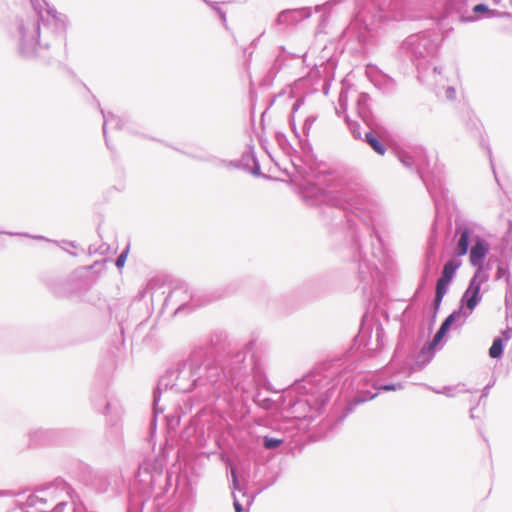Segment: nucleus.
Wrapping results in <instances>:
<instances>
[{
  "mask_svg": "<svg viewBox=\"0 0 512 512\" xmlns=\"http://www.w3.org/2000/svg\"><path fill=\"white\" fill-rule=\"evenodd\" d=\"M225 341L223 332L212 333L206 342L193 347L186 360L169 368L154 391H159L161 396L163 390L188 393L200 388L229 400L256 403L255 391L270 390V383L264 361L253 352L255 342L250 341L243 350L224 357Z\"/></svg>",
  "mask_w": 512,
  "mask_h": 512,
  "instance_id": "nucleus-1",
  "label": "nucleus"
},
{
  "mask_svg": "<svg viewBox=\"0 0 512 512\" xmlns=\"http://www.w3.org/2000/svg\"><path fill=\"white\" fill-rule=\"evenodd\" d=\"M304 173L299 185L303 200L309 205H325L323 213L330 216L327 210H331L335 225L344 224L350 231L353 261L358 263V278L364 284V289L366 286L381 284L384 275L378 265L368 259L355 230L358 219L369 234L371 256L385 265L387 249L377 227L372 203L345 188L333 171L310 166L309 172Z\"/></svg>",
  "mask_w": 512,
  "mask_h": 512,
  "instance_id": "nucleus-2",
  "label": "nucleus"
},
{
  "mask_svg": "<svg viewBox=\"0 0 512 512\" xmlns=\"http://www.w3.org/2000/svg\"><path fill=\"white\" fill-rule=\"evenodd\" d=\"M32 12L17 17L9 34L18 41V53L26 59L44 58L57 40H65L66 16L46 0H30Z\"/></svg>",
  "mask_w": 512,
  "mask_h": 512,
  "instance_id": "nucleus-3",
  "label": "nucleus"
},
{
  "mask_svg": "<svg viewBox=\"0 0 512 512\" xmlns=\"http://www.w3.org/2000/svg\"><path fill=\"white\" fill-rule=\"evenodd\" d=\"M348 372L334 376V372L324 374L313 371L302 379L296 380L285 394V405L299 419L314 421L323 411L326 404L335 394L337 386L349 379Z\"/></svg>",
  "mask_w": 512,
  "mask_h": 512,
  "instance_id": "nucleus-4",
  "label": "nucleus"
},
{
  "mask_svg": "<svg viewBox=\"0 0 512 512\" xmlns=\"http://www.w3.org/2000/svg\"><path fill=\"white\" fill-rule=\"evenodd\" d=\"M166 464L165 448H161L156 456L144 459L129 491L127 508L118 505L104 512H142L145 502L152 496L157 499L164 496L172 488L173 477V473L165 469Z\"/></svg>",
  "mask_w": 512,
  "mask_h": 512,
  "instance_id": "nucleus-5",
  "label": "nucleus"
},
{
  "mask_svg": "<svg viewBox=\"0 0 512 512\" xmlns=\"http://www.w3.org/2000/svg\"><path fill=\"white\" fill-rule=\"evenodd\" d=\"M358 11L344 33L367 43L376 22L400 21L406 16L404 0H357Z\"/></svg>",
  "mask_w": 512,
  "mask_h": 512,
  "instance_id": "nucleus-6",
  "label": "nucleus"
},
{
  "mask_svg": "<svg viewBox=\"0 0 512 512\" xmlns=\"http://www.w3.org/2000/svg\"><path fill=\"white\" fill-rule=\"evenodd\" d=\"M395 156L407 169L418 174L436 207L446 199L448 190L444 183V168L437 162L431 163L425 148H396Z\"/></svg>",
  "mask_w": 512,
  "mask_h": 512,
  "instance_id": "nucleus-7",
  "label": "nucleus"
},
{
  "mask_svg": "<svg viewBox=\"0 0 512 512\" xmlns=\"http://www.w3.org/2000/svg\"><path fill=\"white\" fill-rule=\"evenodd\" d=\"M439 48L438 33L426 30L409 35L399 47V55L403 60L410 61L419 74L426 70L429 59Z\"/></svg>",
  "mask_w": 512,
  "mask_h": 512,
  "instance_id": "nucleus-8",
  "label": "nucleus"
},
{
  "mask_svg": "<svg viewBox=\"0 0 512 512\" xmlns=\"http://www.w3.org/2000/svg\"><path fill=\"white\" fill-rule=\"evenodd\" d=\"M93 266L79 267L65 278L51 281L50 289L58 297L83 298L96 283Z\"/></svg>",
  "mask_w": 512,
  "mask_h": 512,
  "instance_id": "nucleus-9",
  "label": "nucleus"
},
{
  "mask_svg": "<svg viewBox=\"0 0 512 512\" xmlns=\"http://www.w3.org/2000/svg\"><path fill=\"white\" fill-rule=\"evenodd\" d=\"M385 331L382 324L365 314L354 339V348L365 357L377 355L384 347Z\"/></svg>",
  "mask_w": 512,
  "mask_h": 512,
  "instance_id": "nucleus-10",
  "label": "nucleus"
},
{
  "mask_svg": "<svg viewBox=\"0 0 512 512\" xmlns=\"http://www.w3.org/2000/svg\"><path fill=\"white\" fill-rule=\"evenodd\" d=\"M367 375L358 374L352 380V383L357 382V393L354 395L343 408L342 415L339 417L338 422H342L349 414H351L355 408L362 403L370 401L374 399L379 391H396L397 389H401V383H387V384H379L374 382L371 386L372 390L364 389L360 387L362 382L367 381Z\"/></svg>",
  "mask_w": 512,
  "mask_h": 512,
  "instance_id": "nucleus-11",
  "label": "nucleus"
},
{
  "mask_svg": "<svg viewBox=\"0 0 512 512\" xmlns=\"http://www.w3.org/2000/svg\"><path fill=\"white\" fill-rule=\"evenodd\" d=\"M490 274L483 270L475 271L469 280L468 286L460 298L459 307L466 310V317L472 314L482 301L481 286L489 280Z\"/></svg>",
  "mask_w": 512,
  "mask_h": 512,
  "instance_id": "nucleus-12",
  "label": "nucleus"
},
{
  "mask_svg": "<svg viewBox=\"0 0 512 512\" xmlns=\"http://www.w3.org/2000/svg\"><path fill=\"white\" fill-rule=\"evenodd\" d=\"M40 495L49 499L50 504H54L50 512H53L60 502L68 503L67 498L73 501L75 491L62 478H56L52 482L45 483L37 487Z\"/></svg>",
  "mask_w": 512,
  "mask_h": 512,
  "instance_id": "nucleus-13",
  "label": "nucleus"
},
{
  "mask_svg": "<svg viewBox=\"0 0 512 512\" xmlns=\"http://www.w3.org/2000/svg\"><path fill=\"white\" fill-rule=\"evenodd\" d=\"M479 237L480 235L475 233L473 224L457 223L455 228V247L453 254L457 257L466 255L476 241V238Z\"/></svg>",
  "mask_w": 512,
  "mask_h": 512,
  "instance_id": "nucleus-14",
  "label": "nucleus"
},
{
  "mask_svg": "<svg viewBox=\"0 0 512 512\" xmlns=\"http://www.w3.org/2000/svg\"><path fill=\"white\" fill-rule=\"evenodd\" d=\"M67 432L61 429L37 428L29 432V441L32 446L59 445L65 440Z\"/></svg>",
  "mask_w": 512,
  "mask_h": 512,
  "instance_id": "nucleus-15",
  "label": "nucleus"
},
{
  "mask_svg": "<svg viewBox=\"0 0 512 512\" xmlns=\"http://www.w3.org/2000/svg\"><path fill=\"white\" fill-rule=\"evenodd\" d=\"M469 262L470 264L476 268L475 271H479L480 269L485 272V274H489L490 268L484 264L487 255L490 252L489 243L480 236L476 238V241L469 249Z\"/></svg>",
  "mask_w": 512,
  "mask_h": 512,
  "instance_id": "nucleus-16",
  "label": "nucleus"
},
{
  "mask_svg": "<svg viewBox=\"0 0 512 512\" xmlns=\"http://www.w3.org/2000/svg\"><path fill=\"white\" fill-rule=\"evenodd\" d=\"M447 333V328L440 325L432 341L426 342L421 348L416 360L418 365H425L433 359L435 351L442 348Z\"/></svg>",
  "mask_w": 512,
  "mask_h": 512,
  "instance_id": "nucleus-17",
  "label": "nucleus"
},
{
  "mask_svg": "<svg viewBox=\"0 0 512 512\" xmlns=\"http://www.w3.org/2000/svg\"><path fill=\"white\" fill-rule=\"evenodd\" d=\"M312 10L310 7H302L295 9L282 10L276 17L273 27L277 26H296L301 21L311 17Z\"/></svg>",
  "mask_w": 512,
  "mask_h": 512,
  "instance_id": "nucleus-18",
  "label": "nucleus"
},
{
  "mask_svg": "<svg viewBox=\"0 0 512 512\" xmlns=\"http://www.w3.org/2000/svg\"><path fill=\"white\" fill-rule=\"evenodd\" d=\"M370 96L368 93L362 92L357 99V111L360 118L371 130H382L383 126L378 121L370 108Z\"/></svg>",
  "mask_w": 512,
  "mask_h": 512,
  "instance_id": "nucleus-19",
  "label": "nucleus"
},
{
  "mask_svg": "<svg viewBox=\"0 0 512 512\" xmlns=\"http://www.w3.org/2000/svg\"><path fill=\"white\" fill-rule=\"evenodd\" d=\"M253 163V167L249 170L250 173L254 176H260L261 173V166L260 163L254 153V150L252 147H250L247 151H245L242 154L240 161H226V160H220V163L222 165H225L227 167H233V168H248L249 163Z\"/></svg>",
  "mask_w": 512,
  "mask_h": 512,
  "instance_id": "nucleus-20",
  "label": "nucleus"
},
{
  "mask_svg": "<svg viewBox=\"0 0 512 512\" xmlns=\"http://www.w3.org/2000/svg\"><path fill=\"white\" fill-rule=\"evenodd\" d=\"M306 294L312 299H320L331 292V285L327 278L317 277L304 285Z\"/></svg>",
  "mask_w": 512,
  "mask_h": 512,
  "instance_id": "nucleus-21",
  "label": "nucleus"
},
{
  "mask_svg": "<svg viewBox=\"0 0 512 512\" xmlns=\"http://www.w3.org/2000/svg\"><path fill=\"white\" fill-rule=\"evenodd\" d=\"M90 398L96 410L100 411L104 415L109 414L111 404L106 399V387L103 384L95 386L92 389Z\"/></svg>",
  "mask_w": 512,
  "mask_h": 512,
  "instance_id": "nucleus-22",
  "label": "nucleus"
},
{
  "mask_svg": "<svg viewBox=\"0 0 512 512\" xmlns=\"http://www.w3.org/2000/svg\"><path fill=\"white\" fill-rule=\"evenodd\" d=\"M96 102H97V106L100 109V112L103 116L102 130H103V135L105 138V143H106V146L110 149L109 141L107 138L108 125H110L113 129L121 130L124 128L126 122L124 119L116 116L115 114H113L111 112L106 113L103 109H101L100 103L97 100H96Z\"/></svg>",
  "mask_w": 512,
  "mask_h": 512,
  "instance_id": "nucleus-23",
  "label": "nucleus"
},
{
  "mask_svg": "<svg viewBox=\"0 0 512 512\" xmlns=\"http://www.w3.org/2000/svg\"><path fill=\"white\" fill-rule=\"evenodd\" d=\"M26 506L34 507L38 512H50L54 504H50L49 499L40 495L39 489L36 488L35 491L26 499Z\"/></svg>",
  "mask_w": 512,
  "mask_h": 512,
  "instance_id": "nucleus-24",
  "label": "nucleus"
},
{
  "mask_svg": "<svg viewBox=\"0 0 512 512\" xmlns=\"http://www.w3.org/2000/svg\"><path fill=\"white\" fill-rule=\"evenodd\" d=\"M373 84L385 94H392L396 90L395 80L387 74L379 72L372 78Z\"/></svg>",
  "mask_w": 512,
  "mask_h": 512,
  "instance_id": "nucleus-25",
  "label": "nucleus"
},
{
  "mask_svg": "<svg viewBox=\"0 0 512 512\" xmlns=\"http://www.w3.org/2000/svg\"><path fill=\"white\" fill-rule=\"evenodd\" d=\"M380 130H371L364 133L363 141L370 146V148L378 155L383 156L387 149L381 139L375 135Z\"/></svg>",
  "mask_w": 512,
  "mask_h": 512,
  "instance_id": "nucleus-26",
  "label": "nucleus"
},
{
  "mask_svg": "<svg viewBox=\"0 0 512 512\" xmlns=\"http://www.w3.org/2000/svg\"><path fill=\"white\" fill-rule=\"evenodd\" d=\"M461 264L462 262L459 257L453 254V256L445 262L440 277L453 281L455 274L460 268Z\"/></svg>",
  "mask_w": 512,
  "mask_h": 512,
  "instance_id": "nucleus-27",
  "label": "nucleus"
},
{
  "mask_svg": "<svg viewBox=\"0 0 512 512\" xmlns=\"http://www.w3.org/2000/svg\"><path fill=\"white\" fill-rule=\"evenodd\" d=\"M161 396L159 391H153V402H152V418L149 425L150 438L154 435L157 428V417L160 413H163L164 409L159 407V401Z\"/></svg>",
  "mask_w": 512,
  "mask_h": 512,
  "instance_id": "nucleus-28",
  "label": "nucleus"
},
{
  "mask_svg": "<svg viewBox=\"0 0 512 512\" xmlns=\"http://www.w3.org/2000/svg\"><path fill=\"white\" fill-rule=\"evenodd\" d=\"M488 11L489 6L487 4L479 3L472 9L474 15H461L460 21L464 23L477 21L479 19L485 18V15Z\"/></svg>",
  "mask_w": 512,
  "mask_h": 512,
  "instance_id": "nucleus-29",
  "label": "nucleus"
},
{
  "mask_svg": "<svg viewBox=\"0 0 512 512\" xmlns=\"http://www.w3.org/2000/svg\"><path fill=\"white\" fill-rule=\"evenodd\" d=\"M284 62V57L282 55H278L273 61L269 70L267 71L264 81L271 83L276 78L279 71L282 69Z\"/></svg>",
  "mask_w": 512,
  "mask_h": 512,
  "instance_id": "nucleus-30",
  "label": "nucleus"
},
{
  "mask_svg": "<svg viewBox=\"0 0 512 512\" xmlns=\"http://www.w3.org/2000/svg\"><path fill=\"white\" fill-rule=\"evenodd\" d=\"M506 343L502 339L495 337L488 350V355L492 359H500L503 356Z\"/></svg>",
  "mask_w": 512,
  "mask_h": 512,
  "instance_id": "nucleus-31",
  "label": "nucleus"
},
{
  "mask_svg": "<svg viewBox=\"0 0 512 512\" xmlns=\"http://www.w3.org/2000/svg\"><path fill=\"white\" fill-rule=\"evenodd\" d=\"M231 478H232V489H233L232 494L235 493V491L242 492L243 496L247 497V505L250 506L254 501V496L248 495L246 493V491H244L243 487L240 485L239 478H238V472L235 467L231 468Z\"/></svg>",
  "mask_w": 512,
  "mask_h": 512,
  "instance_id": "nucleus-32",
  "label": "nucleus"
},
{
  "mask_svg": "<svg viewBox=\"0 0 512 512\" xmlns=\"http://www.w3.org/2000/svg\"><path fill=\"white\" fill-rule=\"evenodd\" d=\"M461 316H466V310H463V307H458L443 320L441 325L449 331L452 325L456 323Z\"/></svg>",
  "mask_w": 512,
  "mask_h": 512,
  "instance_id": "nucleus-33",
  "label": "nucleus"
},
{
  "mask_svg": "<svg viewBox=\"0 0 512 512\" xmlns=\"http://www.w3.org/2000/svg\"><path fill=\"white\" fill-rule=\"evenodd\" d=\"M291 124H292L293 130H294L295 136L299 139V144H300L302 153L305 155V157L312 158L313 157V149H312V146L309 143L308 139L307 138L302 139L300 137L299 133L297 132L294 120H292Z\"/></svg>",
  "mask_w": 512,
  "mask_h": 512,
  "instance_id": "nucleus-34",
  "label": "nucleus"
},
{
  "mask_svg": "<svg viewBox=\"0 0 512 512\" xmlns=\"http://www.w3.org/2000/svg\"><path fill=\"white\" fill-rule=\"evenodd\" d=\"M261 443L265 449L274 450L279 448L284 443V439L265 435L261 438Z\"/></svg>",
  "mask_w": 512,
  "mask_h": 512,
  "instance_id": "nucleus-35",
  "label": "nucleus"
},
{
  "mask_svg": "<svg viewBox=\"0 0 512 512\" xmlns=\"http://www.w3.org/2000/svg\"><path fill=\"white\" fill-rule=\"evenodd\" d=\"M468 0H448L447 6L450 10L456 11L461 15H466Z\"/></svg>",
  "mask_w": 512,
  "mask_h": 512,
  "instance_id": "nucleus-36",
  "label": "nucleus"
},
{
  "mask_svg": "<svg viewBox=\"0 0 512 512\" xmlns=\"http://www.w3.org/2000/svg\"><path fill=\"white\" fill-rule=\"evenodd\" d=\"M496 280L505 279L507 284L510 285V271L508 264L500 261L497 265L496 274H495Z\"/></svg>",
  "mask_w": 512,
  "mask_h": 512,
  "instance_id": "nucleus-37",
  "label": "nucleus"
},
{
  "mask_svg": "<svg viewBox=\"0 0 512 512\" xmlns=\"http://www.w3.org/2000/svg\"><path fill=\"white\" fill-rule=\"evenodd\" d=\"M452 281L439 277L436 282L435 294L444 297Z\"/></svg>",
  "mask_w": 512,
  "mask_h": 512,
  "instance_id": "nucleus-38",
  "label": "nucleus"
},
{
  "mask_svg": "<svg viewBox=\"0 0 512 512\" xmlns=\"http://www.w3.org/2000/svg\"><path fill=\"white\" fill-rule=\"evenodd\" d=\"M347 124L353 138L363 140L360 124L355 121H349L348 119Z\"/></svg>",
  "mask_w": 512,
  "mask_h": 512,
  "instance_id": "nucleus-39",
  "label": "nucleus"
},
{
  "mask_svg": "<svg viewBox=\"0 0 512 512\" xmlns=\"http://www.w3.org/2000/svg\"><path fill=\"white\" fill-rule=\"evenodd\" d=\"M275 139L277 141V143L279 144V146L284 150V151H288L289 149H292V146L291 144L289 143L286 135L282 132H277L275 134Z\"/></svg>",
  "mask_w": 512,
  "mask_h": 512,
  "instance_id": "nucleus-40",
  "label": "nucleus"
},
{
  "mask_svg": "<svg viewBox=\"0 0 512 512\" xmlns=\"http://www.w3.org/2000/svg\"><path fill=\"white\" fill-rule=\"evenodd\" d=\"M316 119H317V117L314 115L308 116L305 119L303 126H302V131H303L304 136L307 137L309 135L310 129H311L312 125L314 124V122L316 121Z\"/></svg>",
  "mask_w": 512,
  "mask_h": 512,
  "instance_id": "nucleus-41",
  "label": "nucleus"
},
{
  "mask_svg": "<svg viewBox=\"0 0 512 512\" xmlns=\"http://www.w3.org/2000/svg\"><path fill=\"white\" fill-rule=\"evenodd\" d=\"M342 0H328L326 1L324 4L322 5H317L315 7V10L316 12H321V11H324V10H329L331 9L334 5H336L337 3L341 2Z\"/></svg>",
  "mask_w": 512,
  "mask_h": 512,
  "instance_id": "nucleus-42",
  "label": "nucleus"
},
{
  "mask_svg": "<svg viewBox=\"0 0 512 512\" xmlns=\"http://www.w3.org/2000/svg\"><path fill=\"white\" fill-rule=\"evenodd\" d=\"M504 304L506 308V313L512 310V287H509L505 294Z\"/></svg>",
  "mask_w": 512,
  "mask_h": 512,
  "instance_id": "nucleus-43",
  "label": "nucleus"
},
{
  "mask_svg": "<svg viewBox=\"0 0 512 512\" xmlns=\"http://www.w3.org/2000/svg\"><path fill=\"white\" fill-rule=\"evenodd\" d=\"M128 255V248L122 251L118 257L116 258L115 265L117 268H122L125 265L126 259Z\"/></svg>",
  "mask_w": 512,
  "mask_h": 512,
  "instance_id": "nucleus-44",
  "label": "nucleus"
},
{
  "mask_svg": "<svg viewBox=\"0 0 512 512\" xmlns=\"http://www.w3.org/2000/svg\"><path fill=\"white\" fill-rule=\"evenodd\" d=\"M444 297L436 295L434 296V299L432 301V310H433V320L436 317V314L441 306L442 300Z\"/></svg>",
  "mask_w": 512,
  "mask_h": 512,
  "instance_id": "nucleus-45",
  "label": "nucleus"
},
{
  "mask_svg": "<svg viewBox=\"0 0 512 512\" xmlns=\"http://www.w3.org/2000/svg\"><path fill=\"white\" fill-rule=\"evenodd\" d=\"M405 325H402L400 333H399V339L396 345V349L394 352V356L404 348V333H405Z\"/></svg>",
  "mask_w": 512,
  "mask_h": 512,
  "instance_id": "nucleus-46",
  "label": "nucleus"
},
{
  "mask_svg": "<svg viewBox=\"0 0 512 512\" xmlns=\"http://www.w3.org/2000/svg\"><path fill=\"white\" fill-rule=\"evenodd\" d=\"M509 16H510V13H508V12H501V11L489 8V11L485 15V18L490 19V18H494V17H509Z\"/></svg>",
  "mask_w": 512,
  "mask_h": 512,
  "instance_id": "nucleus-47",
  "label": "nucleus"
},
{
  "mask_svg": "<svg viewBox=\"0 0 512 512\" xmlns=\"http://www.w3.org/2000/svg\"><path fill=\"white\" fill-rule=\"evenodd\" d=\"M203 1L206 2L208 5H210L218 13V15L223 23H226V13L220 7H218L217 3H212L208 0H203Z\"/></svg>",
  "mask_w": 512,
  "mask_h": 512,
  "instance_id": "nucleus-48",
  "label": "nucleus"
},
{
  "mask_svg": "<svg viewBox=\"0 0 512 512\" xmlns=\"http://www.w3.org/2000/svg\"><path fill=\"white\" fill-rule=\"evenodd\" d=\"M496 379L493 378L483 389L481 392V396L479 402H481L484 398L489 395L490 389L495 385Z\"/></svg>",
  "mask_w": 512,
  "mask_h": 512,
  "instance_id": "nucleus-49",
  "label": "nucleus"
},
{
  "mask_svg": "<svg viewBox=\"0 0 512 512\" xmlns=\"http://www.w3.org/2000/svg\"><path fill=\"white\" fill-rule=\"evenodd\" d=\"M429 257H430V256H429V254H428V255H427V259H426V264H425L424 276H423L422 282H421V284H420V286H419L418 290L416 291V293H418V292H419V290H420L421 288H423V287H424L425 282H426V279H427V277H428V275H429V273H430Z\"/></svg>",
  "mask_w": 512,
  "mask_h": 512,
  "instance_id": "nucleus-50",
  "label": "nucleus"
},
{
  "mask_svg": "<svg viewBox=\"0 0 512 512\" xmlns=\"http://www.w3.org/2000/svg\"><path fill=\"white\" fill-rule=\"evenodd\" d=\"M497 337L502 339L503 342L507 343L512 338V328L507 327L501 332V335Z\"/></svg>",
  "mask_w": 512,
  "mask_h": 512,
  "instance_id": "nucleus-51",
  "label": "nucleus"
},
{
  "mask_svg": "<svg viewBox=\"0 0 512 512\" xmlns=\"http://www.w3.org/2000/svg\"><path fill=\"white\" fill-rule=\"evenodd\" d=\"M233 506L235 512H249L244 508V506L240 503L235 493H233Z\"/></svg>",
  "mask_w": 512,
  "mask_h": 512,
  "instance_id": "nucleus-52",
  "label": "nucleus"
},
{
  "mask_svg": "<svg viewBox=\"0 0 512 512\" xmlns=\"http://www.w3.org/2000/svg\"><path fill=\"white\" fill-rule=\"evenodd\" d=\"M187 291V288L186 287H175L171 290L170 294L168 295V298H177L178 295L181 293V292H186Z\"/></svg>",
  "mask_w": 512,
  "mask_h": 512,
  "instance_id": "nucleus-53",
  "label": "nucleus"
},
{
  "mask_svg": "<svg viewBox=\"0 0 512 512\" xmlns=\"http://www.w3.org/2000/svg\"><path fill=\"white\" fill-rule=\"evenodd\" d=\"M486 148H487V153H488V156H489V160H490V164H491V168H492L495 180H496L497 184L500 186V182H499V179L497 177V174H496V171H495V168H494V164H493V160H492L491 148L489 147V145H487Z\"/></svg>",
  "mask_w": 512,
  "mask_h": 512,
  "instance_id": "nucleus-54",
  "label": "nucleus"
},
{
  "mask_svg": "<svg viewBox=\"0 0 512 512\" xmlns=\"http://www.w3.org/2000/svg\"><path fill=\"white\" fill-rule=\"evenodd\" d=\"M445 96L449 100H454L456 98V90L452 86H448L445 90Z\"/></svg>",
  "mask_w": 512,
  "mask_h": 512,
  "instance_id": "nucleus-55",
  "label": "nucleus"
},
{
  "mask_svg": "<svg viewBox=\"0 0 512 512\" xmlns=\"http://www.w3.org/2000/svg\"><path fill=\"white\" fill-rule=\"evenodd\" d=\"M453 389L454 388H452L450 386H445V387H443L442 390H434V391L438 394H445L448 397H453L454 396V394L452 393Z\"/></svg>",
  "mask_w": 512,
  "mask_h": 512,
  "instance_id": "nucleus-56",
  "label": "nucleus"
},
{
  "mask_svg": "<svg viewBox=\"0 0 512 512\" xmlns=\"http://www.w3.org/2000/svg\"><path fill=\"white\" fill-rule=\"evenodd\" d=\"M302 104H303V99H297V100L294 102L293 106H292V110H293V112L297 111V110L300 108V106H301Z\"/></svg>",
  "mask_w": 512,
  "mask_h": 512,
  "instance_id": "nucleus-57",
  "label": "nucleus"
},
{
  "mask_svg": "<svg viewBox=\"0 0 512 512\" xmlns=\"http://www.w3.org/2000/svg\"><path fill=\"white\" fill-rule=\"evenodd\" d=\"M63 243L68 244L69 246L76 248V243L73 241H63Z\"/></svg>",
  "mask_w": 512,
  "mask_h": 512,
  "instance_id": "nucleus-58",
  "label": "nucleus"
},
{
  "mask_svg": "<svg viewBox=\"0 0 512 512\" xmlns=\"http://www.w3.org/2000/svg\"><path fill=\"white\" fill-rule=\"evenodd\" d=\"M293 166L299 173L302 172V168L298 167L295 163H293Z\"/></svg>",
  "mask_w": 512,
  "mask_h": 512,
  "instance_id": "nucleus-59",
  "label": "nucleus"
},
{
  "mask_svg": "<svg viewBox=\"0 0 512 512\" xmlns=\"http://www.w3.org/2000/svg\"><path fill=\"white\" fill-rule=\"evenodd\" d=\"M433 71H434V73L441 74V71H438V67H437V66H435V67L433 68Z\"/></svg>",
  "mask_w": 512,
  "mask_h": 512,
  "instance_id": "nucleus-60",
  "label": "nucleus"
},
{
  "mask_svg": "<svg viewBox=\"0 0 512 512\" xmlns=\"http://www.w3.org/2000/svg\"><path fill=\"white\" fill-rule=\"evenodd\" d=\"M433 71H434V73L441 74V71H438V67H437V66H435V67L433 68Z\"/></svg>",
  "mask_w": 512,
  "mask_h": 512,
  "instance_id": "nucleus-61",
  "label": "nucleus"
},
{
  "mask_svg": "<svg viewBox=\"0 0 512 512\" xmlns=\"http://www.w3.org/2000/svg\"><path fill=\"white\" fill-rule=\"evenodd\" d=\"M201 374H202V376H206V369L205 368L201 369Z\"/></svg>",
  "mask_w": 512,
  "mask_h": 512,
  "instance_id": "nucleus-62",
  "label": "nucleus"
},
{
  "mask_svg": "<svg viewBox=\"0 0 512 512\" xmlns=\"http://www.w3.org/2000/svg\"><path fill=\"white\" fill-rule=\"evenodd\" d=\"M257 41H258V38L257 39H254L251 43V45L255 46L257 44Z\"/></svg>",
  "mask_w": 512,
  "mask_h": 512,
  "instance_id": "nucleus-63",
  "label": "nucleus"
},
{
  "mask_svg": "<svg viewBox=\"0 0 512 512\" xmlns=\"http://www.w3.org/2000/svg\"><path fill=\"white\" fill-rule=\"evenodd\" d=\"M185 305H186L185 303H183L182 305H180V306L178 307V310H181V309L185 308Z\"/></svg>",
  "mask_w": 512,
  "mask_h": 512,
  "instance_id": "nucleus-64",
  "label": "nucleus"
}]
</instances>
